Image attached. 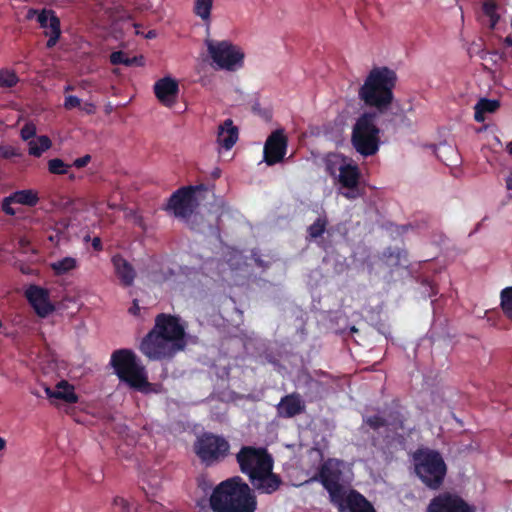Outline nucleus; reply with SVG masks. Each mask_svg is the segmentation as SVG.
<instances>
[{
  "label": "nucleus",
  "instance_id": "1a4fd4ad",
  "mask_svg": "<svg viewBox=\"0 0 512 512\" xmlns=\"http://www.w3.org/2000/svg\"><path fill=\"white\" fill-rule=\"evenodd\" d=\"M230 444L222 436L204 433L194 444V451L206 466L222 461L229 453Z\"/></svg>",
  "mask_w": 512,
  "mask_h": 512
},
{
  "label": "nucleus",
  "instance_id": "79ce46f5",
  "mask_svg": "<svg viewBox=\"0 0 512 512\" xmlns=\"http://www.w3.org/2000/svg\"><path fill=\"white\" fill-rule=\"evenodd\" d=\"M92 247L95 251H102L103 250V245H102V241L99 237H94L93 240H92Z\"/></svg>",
  "mask_w": 512,
  "mask_h": 512
},
{
  "label": "nucleus",
  "instance_id": "2eb2a0df",
  "mask_svg": "<svg viewBox=\"0 0 512 512\" xmlns=\"http://www.w3.org/2000/svg\"><path fill=\"white\" fill-rule=\"evenodd\" d=\"M288 139L283 129L273 131L264 145V161L272 166L281 162L287 152Z\"/></svg>",
  "mask_w": 512,
  "mask_h": 512
},
{
  "label": "nucleus",
  "instance_id": "de8ad7c7",
  "mask_svg": "<svg viewBox=\"0 0 512 512\" xmlns=\"http://www.w3.org/2000/svg\"><path fill=\"white\" fill-rule=\"evenodd\" d=\"M506 188L508 190H512V176L507 177V179H506Z\"/></svg>",
  "mask_w": 512,
  "mask_h": 512
},
{
  "label": "nucleus",
  "instance_id": "72a5a7b5",
  "mask_svg": "<svg viewBox=\"0 0 512 512\" xmlns=\"http://www.w3.org/2000/svg\"><path fill=\"white\" fill-rule=\"evenodd\" d=\"M326 226L327 220L325 218L318 217L307 229L309 236L313 239L321 237L326 230Z\"/></svg>",
  "mask_w": 512,
  "mask_h": 512
},
{
  "label": "nucleus",
  "instance_id": "5701e85b",
  "mask_svg": "<svg viewBox=\"0 0 512 512\" xmlns=\"http://www.w3.org/2000/svg\"><path fill=\"white\" fill-rule=\"evenodd\" d=\"M238 136V128L233 124L232 119H226L218 127L217 143L220 147L230 150L237 142Z\"/></svg>",
  "mask_w": 512,
  "mask_h": 512
},
{
  "label": "nucleus",
  "instance_id": "6e6d98bb",
  "mask_svg": "<svg viewBox=\"0 0 512 512\" xmlns=\"http://www.w3.org/2000/svg\"><path fill=\"white\" fill-rule=\"evenodd\" d=\"M70 90H73V87L71 85H68L65 87V91H70Z\"/></svg>",
  "mask_w": 512,
  "mask_h": 512
},
{
  "label": "nucleus",
  "instance_id": "aec40b11",
  "mask_svg": "<svg viewBox=\"0 0 512 512\" xmlns=\"http://www.w3.org/2000/svg\"><path fill=\"white\" fill-rule=\"evenodd\" d=\"M305 410V404L298 393H291L281 398L277 405V412L280 417L292 418Z\"/></svg>",
  "mask_w": 512,
  "mask_h": 512
},
{
  "label": "nucleus",
  "instance_id": "ea45409f",
  "mask_svg": "<svg viewBox=\"0 0 512 512\" xmlns=\"http://www.w3.org/2000/svg\"><path fill=\"white\" fill-rule=\"evenodd\" d=\"M91 161V156L89 154H86L80 158H77L73 161V166L80 169V168H83L85 166H87L89 164V162Z\"/></svg>",
  "mask_w": 512,
  "mask_h": 512
},
{
  "label": "nucleus",
  "instance_id": "4be33fe9",
  "mask_svg": "<svg viewBox=\"0 0 512 512\" xmlns=\"http://www.w3.org/2000/svg\"><path fill=\"white\" fill-rule=\"evenodd\" d=\"M341 510L347 509L349 512H376L374 506L361 493L351 490L345 497L342 505H338Z\"/></svg>",
  "mask_w": 512,
  "mask_h": 512
},
{
  "label": "nucleus",
  "instance_id": "6ab92c4d",
  "mask_svg": "<svg viewBox=\"0 0 512 512\" xmlns=\"http://www.w3.org/2000/svg\"><path fill=\"white\" fill-rule=\"evenodd\" d=\"M338 170L339 183L342 187L350 190L343 195L348 199L356 198L357 194L354 193V190L357 189L360 180L359 168L352 164H342Z\"/></svg>",
  "mask_w": 512,
  "mask_h": 512
},
{
  "label": "nucleus",
  "instance_id": "4c0bfd02",
  "mask_svg": "<svg viewBox=\"0 0 512 512\" xmlns=\"http://www.w3.org/2000/svg\"><path fill=\"white\" fill-rule=\"evenodd\" d=\"M113 505L115 507H118L120 512H131V505L130 503L124 499L123 497L116 496L113 499Z\"/></svg>",
  "mask_w": 512,
  "mask_h": 512
},
{
  "label": "nucleus",
  "instance_id": "a211bd4d",
  "mask_svg": "<svg viewBox=\"0 0 512 512\" xmlns=\"http://www.w3.org/2000/svg\"><path fill=\"white\" fill-rule=\"evenodd\" d=\"M39 201L37 192L31 189L15 191L7 197H4L1 203L2 211L9 216L16 215V209L13 204H21L29 207L35 206Z\"/></svg>",
  "mask_w": 512,
  "mask_h": 512
},
{
  "label": "nucleus",
  "instance_id": "cd10ccee",
  "mask_svg": "<svg viewBox=\"0 0 512 512\" xmlns=\"http://www.w3.org/2000/svg\"><path fill=\"white\" fill-rule=\"evenodd\" d=\"M54 274L61 276L77 268V260L73 257H64L50 264Z\"/></svg>",
  "mask_w": 512,
  "mask_h": 512
},
{
  "label": "nucleus",
  "instance_id": "f257e3e1",
  "mask_svg": "<svg viewBox=\"0 0 512 512\" xmlns=\"http://www.w3.org/2000/svg\"><path fill=\"white\" fill-rule=\"evenodd\" d=\"M185 327L177 316L161 313L155 325L142 339L140 351L151 360L172 358L186 347Z\"/></svg>",
  "mask_w": 512,
  "mask_h": 512
},
{
  "label": "nucleus",
  "instance_id": "5fc2aeb1",
  "mask_svg": "<svg viewBox=\"0 0 512 512\" xmlns=\"http://www.w3.org/2000/svg\"><path fill=\"white\" fill-rule=\"evenodd\" d=\"M108 207H109L110 209H116V208H118V205H117V204L109 203V204H108Z\"/></svg>",
  "mask_w": 512,
  "mask_h": 512
},
{
  "label": "nucleus",
  "instance_id": "4468645a",
  "mask_svg": "<svg viewBox=\"0 0 512 512\" xmlns=\"http://www.w3.org/2000/svg\"><path fill=\"white\" fill-rule=\"evenodd\" d=\"M274 463L248 476L252 490L259 494H273L282 485L281 477L273 472Z\"/></svg>",
  "mask_w": 512,
  "mask_h": 512
},
{
  "label": "nucleus",
  "instance_id": "9b49d317",
  "mask_svg": "<svg viewBox=\"0 0 512 512\" xmlns=\"http://www.w3.org/2000/svg\"><path fill=\"white\" fill-rule=\"evenodd\" d=\"M240 471L249 476L274 463L272 455L264 447L242 446L236 454Z\"/></svg>",
  "mask_w": 512,
  "mask_h": 512
},
{
  "label": "nucleus",
  "instance_id": "680f3d73",
  "mask_svg": "<svg viewBox=\"0 0 512 512\" xmlns=\"http://www.w3.org/2000/svg\"><path fill=\"white\" fill-rule=\"evenodd\" d=\"M3 326L2 321L0 320V328Z\"/></svg>",
  "mask_w": 512,
  "mask_h": 512
},
{
  "label": "nucleus",
  "instance_id": "8fccbe9b",
  "mask_svg": "<svg viewBox=\"0 0 512 512\" xmlns=\"http://www.w3.org/2000/svg\"><path fill=\"white\" fill-rule=\"evenodd\" d=\"M504 43L509 46V47H512V37L511 36H507L505 39H504Z\"/></svg>",
  "mask_w": 512,
  "mask_h": 512
},
{
  "label": "nucleus",
  "instance_id": "ddd939ff",
  "mask_svg": "<svg viewBox=\"0 0 512 512\" xmlns=\"http://www.w3.org/2000/svg\"><path fill=\"white\" fill-rule=\"evenodd\" d=\"M427 512H476V509L459 494L445 491L430 500Z\"/></svg>",
  "mask_w": 512,
  "mask_h": 512
},
{
  "label": "nucleus",
  "instance_id": "f3484780",
  "mask_svg": "<svg viewBox=\"0 0 512 512\" xmlns=\"http://www.w3.org/2000/svg\"><path fill=\"white\" fill-rule=\"evenodd\" d=\"M153 89L156 98L162 105L174 106L179 94V84L175 79L169 76L163 77L155 82Z\"/></svg>",
  "mask_w": 512,
  "mask_h": 512
},
{
  "label": "nucleus",
  "instance_id": "c9c22d12",
  "mask_svg": "<svg viewBox=\"0 0 512 512\" xmlns=\"http://www.w3.org/2000/svg\"><path fill=\"white\" fill-rule=\"evenodd\" d=\"M364 423L373 430H378L382 427H388L386 418L380 415H371L364 418Z\"/></svg>",
  "mask_w": 512,
  "mask_h": 512
},
{
  "label": "nucleus",
  "instance_id": "473e14b6",
  "mask_svg": "<svg viewBox=\"0 0 512 512\" xmlns=\"http://www.w3.org/2000/svg\"><path fill=\"white\" fill-rule=\"evenodd\" d=\"M483 13L489 17L490 28H494L498 23L500 16L497 13V4L494 1H485L482 5Z\"/></svg>",
  "mask_w": 512,
  "mask_h": 512
},
{
  "label": "nucleus",
  "instance_id": "09e8293b",
  "mask_svg": "<svg viewBox=\"0 0 512 512\" xmlns=\"http://www.w3.org/2000/svg\"><path fill=\"white\" fill-rule=\"evenodd\" d=\"M94 109H95V107H94V105H93V104H87V105H86V107H85V111H86L87 113H93V112H94Z\"/></svg>",
  "mask_w": 512,
  "mask_h": 512
},
{
  "label": "nucleus",
  "instance_id": "13d9d810",
  "mask_svg": "<svg viewBox=\"0 0 512 512\" xmlns=\"http://www.w3.org/2000/svg\"><path fill=\"white\" fill-rule=\"evenodd\" d=\"M219 173H220L219 171L214 172V176H215V177H218V176H219Z\"/></svg>",
  "mask_w": 512,
  "mask_h": 512
},
{
  "label": "nucleus",
  "instance_id": "6e6552de",
  "mask_svg": "<svg viewBox=\"0 0 512 512\" xmlns=\"http://www.w3.org/2000/svg\"><path fill=\"white\" fill-rule=\"evenodd\" d=\"M207 51L213 60L216 68L227 71H236L243 67L244 53L231 43L223 40H206Z\"/></svg>",
  "mask_w": 512,
  "mask_h": 512
},
{
  "label": "nucleus",
  "instance_id": "c03bdc74",
  "mask_svg": "<svg viewBox=\"0 0 512 512\" xmlns=\"http://www.w3.org/2000/svg\"><path fill=\"white\" fill-rule=\"evenodd\" d=\"M253 258L258 267H262V268L266 267V264L264 263V261L259 256H256L255 253H253Z\"/></svg>",
  "mask_w": 512,
  "mask_h": 512
},
{
  "label": "nucleus",
  "instance_id": "423d86ee",
  "mask_svg": "<svg viewBox=\"0 0 512 512\" xmlns=\"http://www.w3.org/2000/svg\"><path fill=\"white\" fill-rule=\"evenodd\" d=\"M111 365L116 375L131 388L143 391L149 386L144 367L137 360L135 353L128 349H119L112 353Z\"/></svg>",
  "mask_w": 512,
  "mask_h": 512
},
{
  "label": "nucleus",
  "instance_id": "4d7b16f0",
  "mask_svg": "<svg viewBox=\"0 0 512 512\" xmlns=\"http://www.w3.org/2000/svg\"><path fill=\"white\" fill-rule=\"evenodd\" d=\"M351 331H352V332H357L358 330H357V328H355V327L353 326V327L351 328Z\"/></svg>",
  "mask_w": 512,
  "mask_h": 512
},
{
  "label": "nucleus",
  "instance_id": "20e7f679",
  "mask_svg": "<svg viewBox=\"0 0 512 512\" xmlns=\"http://www.w3.org/2000/svg\"><path fill=\"white\" fill-rule=\"evenodd\" d=\"M414 472L429 489L438 490L444 483L447 465L437 450L418 448L412 454Z\"/></svg>",
  "mask_w": 512,
  "mask_h": 512
},
{
  "label": "nucleus",
  "instance_id": "0eeeda50",
  "mask_svg": "<svg viewBox=\"0 0 512 512\" xmlns=\"http://www.w3.org/2000/svg\"><path fill=\"white\" fill-rule=\"evenodd\" d=\"M343 468L344 461L328 458L320 464L316 475V479L329 493L331 501L337 505H342L344 501L345 490L341 483Z\"/></svg>",
  "mask_w": 512,
  "mask_h": 512
},
{
  "label": "nucleus",
  "instance_id": "412c9836",
  "mask_svg": "<svg viewBox=\"0 0 512 512\" xmlns=\"http://www.w3.org/2000/svg\"><path fill=\"white\" fill-rule=\"evenodd\" d=\"M111 262L121 285L124 287L132 286L136 278L134 267L121 254H115L111 258Z\"/></svg>",
  "mask_w": 512,
  "mask_h": 512
},
{
  "label": "nucleus",
  "instance_id": "9d476101",
  "mask_svg": "<svg viewBox=\"0 0 512 512\" xmlns=\"http://www.w3.org/2000/svg\"><path fill=\"white\" fill-rule=\"evenodd\" d=\"M196 191L197 187L195 186H184L177 189L169 197L165 210L178 219L188 220L198 205Z\"/></svg>",
  "mask_w": 512,
  "mask_h": 512
},
{
  "label": "nucleus",
  "instance_id": "b1692460",
  "mask_svg": "<svg viewBox=\"0 0 512 512\" xmlns=\"http://www.w3.org/2000/svg\"><path fill=\"white\" fill-rule=\"evenodd\" d=\"M45 393L48 398L60 399L69 404L77 403L79 399L78 395L75 393L74 386L65 380L60 381L55 389L46 387Z\"/></svg>",
  "mask_w": 512,
  "mask_h": 512
},
{
  "label": "nucleus",
  "instance_id": "58836bf2",
  "mask_svg": "<svg viewBox=\"0 0 512 512\" xmlns=\"http://www.w3.org/2000/svg\"><path fill=\"white\" fill-rule=\"evenodd\" d=\"M80 105H81V100L77 96L69 95V96L65 97V101H64L65 109L72 110L74 108L80 107Z\"/></svg>",
  "mask_w": 512,
  "mask_h": 512
},
{
  "label": "nucleus",
  "instance_id": "603ef678",
  "mask_svg": "<svg viewBox=\"0 0 512 512\" xmlns=\"http://www.w3.org/2000/svg\"><path fill=\"white\" fill-rule=\"evenodd\" d=\"M134 27H135V32H136V34H141V33H142V32L140 31L141 25H139V24H135V25H134Z\"/></svg>",
  "mask_w": 512,
  "mask_h": 512
},
{
  "label": "nucleus",
  "instance_id": "052dcab7",
  "mask_svg": "<svg viewBox=\"0 0 512 512\" xmlns=\"http://www.w3.org/2000/svg\"><path fill=\"white\" fill-rule=\"evenodd\" d=\"M74 178H75L74 174H71L70 179H74Z\"/></svg>",
  "mask_w": 512,
  "mask_h": 512
},
{
  "label": "nucleus",
  "instance_id": "864d4df0",
  "mask_svg": "<svg viewBox=\"0 0 512 512\" xmlns=\"http://www.w3.org/2000/svg\"><path fill=\"white\" fill-rule=\"evenodd\" d=\"M507 150L510 155H512V141L507 145Z\"/></svg>",
  "mask_w": 512,
  "mask_h": 512
},
{
  "label": "nucleus",
  "instance_id": "7c9ffc66",
  "mask_svg": "<svg viewBox=\"0 0 512 512\" xmlns=\"http://www.w3.org/2000/svg\"><path fill=\"white\" fill-rule=\"evenodd\" d=\"M385 418L388 427H392L393 429L404 428L405 417L398 406L390 409Z\"/></svg>",
  "mask_w": 512,
  "mask_h": 512
},
{
  "label": "nucleus",
  "instance_id": "e433bc0d",
  "mask_svg": "<svg viewBox=\"0 0 512 512\" xmlns=\"http://www.w3.org/2000/svg\"><path fill=\"white\" fill-rule=\"evenodd\" d=\"M36 135V127L34 124H25L21 129V138L25 141L34 139Z\"/></svg>",
  "mask_w": 512,
  "mask_h": 512
},
{
  "label": "nucleus",
  "instance_id": "c85d7f7f",
  "mask_svg": "<svg viewBox=\"0 0 512 512\" xmlns=\"http://www.w3.org/2000/svg\"><path fill=\"white\" fill-rule=\"evenodd\" d=\"M500 308L504 316L512 321V286L505 287L501 290Z\"/></svg>",
  "mask_w": 512,
  "mask_h": 512
},
{
  "label": "nucleus",
  "instance_id": "c756f323",
  "mask_svg": "<svg viewBox=\"0 0 512 512\" xmlns=\"http://www.w3.org/2000/svg\"><path fill=\"white\" fill-rule=\"evenodd\" d=\"M212 7L213 0H194L193 11L195 15L200 17L204 22H209Z\"/></svg>",
  "mask_w": 512,
  "mask_h": 512
},
{
  "label": "nucleus",
  "instance_id": "bf43d9fd",
  "mask_svg": "<svg viewBox=\"0 0 512 512\" xmlns=\"http://www.w3.org/2000/svg\"><path fill=\"white\" fill-rule=\"evenodd\" d=\"M400 254H401V251H400V250H398V252H397V258H399V257H400Z\"/></svg>",
  "mask_w": 512,
  "mask_h": 512
},
{
  "label": "nucleus",
  "instance_id": "f8f14e48",
  "mask_svg": "<svg viewBox=\"0 0 512 512\" xmlns=\"http://www.w3.org/2000/svg\"><path fill=\"white\" fill-rule=\"evenodd\" d=\"M37 16V22L40 27L44 29V35L48 37L46 42L47 48H53L61 36V23L56 12L52 9L43 8L42 10L29 9L27 19H32Z\"/></svg>",
  "mask_w": 512,
  "mask_h": 512
},
{
  "label": "nucleus",
  "instance_id": "49530a36",
  "mask_svg": "<svg viewBox=\"0 0 512 512\" xmlns=\"http://www.w3.org/2000/svg\"><path fill=\"white\" fill-rule=\"evenodd\" d=\"M326 170L327 172L330 174V175H335V170L334 168L332 167L331 163H327L326 164Z\"/></svg>",
  "mask_w": 512,
  "mask_h": 512
},
{
  "label": "nucleus",
  "instance_id": "2f4dec72",
  "mask_svg": "<svg viewBox=\"0 0 512 512\" xmlns=\"http://www.w3.org/2000/svg\"><path fill=\"white\" fill-rule=\"evenodd\" d=\"M19 82V77L13 70L1 69L0 70V87L12 88Z\"/></svg>",
  "mask_w": 512,
  "mask_h": 512
},
{
  "label": "nucleus",
  "instance_id": "a19ab883",
  "mask_svg": "<svg viewBox=\"0 0 512 512\" xmlns=\"http://www.w3.org/2000/svg\"><path fill=\"white\" fill-rule=\"evenodd\" d=\"M3 157L5 158H12V157H16V156H19V152L17 151L16 148L14 147H8L4 150V152L2 153Z\"/></svg>",
  "mask_w": 512,
  "mask_h": 512
},
{
  "label": "nucleus",
  "instance_id": "f704fd0d",
  "mask_svg": "<svg viewBox=\"0 0 512 512\" xmlns=\"http://www.w3.org/2000/svg\"><path fill=\"white\" fill-rule=\"evenodd\" d=\"M70 165L64 163L60 158H53L48 161V170L51 174L64 175L68 173Z\"/></svg>",
  "mask_w": 512,
  "mask_h": 512
},
{
  "label": "nucleus",
  "instance_id": "37998d69",
  "mask_svg": "<svg viewBox=\"0 0 512 512\" xmlns=\"http://www.w3.org/2000/svg\"><path fill=\"white\" fill-rule=\"evenodd\" d=\"M139 310H140V308H139V306H138L137 301L135 300V301L133 302V306L129 309V312H130L131 314H133V315H138V314H139Z\"/></svg>",
  "mask_w": 512,
  "mask_h": 512
},
{
  "label": "nucleus",
  "instance_id": "f03ea898",
  "mask_svg": "<svg viewBox=\"0 0 512 512\" xmlns=\"http://www.w3.org/2000/svg\"><path fill=\"white\" fill-rule=\"evenodd\" d=\"M209 503L213 512H255L257 509L254 491L240 476L220 482L214 488Z\"/></svg>",
  "mask_w": 512,
  "mask_h": 512
},
{
  "label": "nucleus",
  "instance_id": "39448f33",
  "mask_svg": "<svg viewBox=\"0 0 512 512\" xmlns=\"http://www.w3.org/2000/svg\"><path fill=\"white\" fill-rule=\"evenodd\" d=\"M376 116L375 112H364L352 127L351 144L363 157L374 156L380 148L381 130L375 123Z\"/></svg>",
  "mask_w": 512,
  "mask_h": 512
},
{
  "label": "nucleus",
  "instance_id": "dca6fc26",
  "mask_svg": "<svg viewBox=\"0 0 512 512\" xmlns=\"http://www.w3.org/2000/svg\"><path fill=\"white\" fill-rule=\"evenodd\" d=\"M24 296L41 318L47 317L55 310V306L50 301L49 290L46 288L31 284L26 288Z\"/></svg>",
  "mask_w": 512,
  "mask_h": 512
},
{
  "label": "nucleus",
  "instance_id": "3c124183",
  "mask_svg": "<svg viewBox=\"0 0 512 512\" xmlns=\"http://www.w3.org/2000/svg\"><path fill=\"white\" fill-rule=\"evenodd\" d=\"M5 445L6 441L2 437H0V451L5 448Z\"/></svg>",
  "mask_w": 512,
  "mask_h": 512
},
{
  "label": "nucleus",
  "instance_id": "a878e982",
  "mask_svg": "<svg viewBox=\"0 0 512 512\" xmlns=\"http://www.w3.org/2000/svg\"><path fill=\"white\" fill-rule=\"evenodd\" d=\"M110 62L113 65H125L127 67L142 66L143 56L129 57L123 51H115L110 54Z\"/></svg>",
  "mask_w": 512,
  "mask_h": 512
},
{
  "label": "nucleus",
  "instance_id": "393cba45",
  "mask_svg": "<svg viewBox=\"0 0 512 512\" xmlns=\"http://www.w3.org/2000/svg\"><path fill=\"white\" fill-rule=\"evenodd\" d=\"M499 107V100L481 98L475 105L474 118L477 122H483L486 113H494Z\"/></svg>",
  "mask_w": 512,
  "mask_h": 512
},
{
  "label": "nucleus",
  "instance_id": "7ed1b4c3",
  "mask_svg": "<svg viewBox=\"0 0 512 512\" xmlns=\"http://www.w3.org/2000/svg\"><path fill=\"white\" fill-rule=\"evenodd\" d=\"M398 77L394 70L382 66L374 67L366 76L358 91V97L368 107L383 113L394 100L393 90Z\"/></svg>",
  "mask_w": 512,
  "mask_h": 512
},
{
  "label": "nucleus",
  "instance_id": "a18cd8bd",
  "mask_svg": "<svg viewBox=\"0 0 512 512\" xmlns=\"http://www.w3.org/2000/svg\"><path fill=\"white\" fill-rule=\"evenodd\" d=\"M157 36V33L155 30H150L145 34V38L147 39H153Z\"/></svg>",
  "mask_w": 512,
  "mask_h": 512
},
{
  "label": "nucleus",
  "instance_id": "bb28decb",
  "mask_svg": "<svg viewBox=\"0 0 512 512\" xmlns=\"http://www.w3.org/2000/svg\"><path fill=\"white\" fill-rule=\"evenodd\" d=\"M52 142L46 135L38 136L28 142V152L34 157H40L45 151L50 149Z\"/></svg>",
  "mask_w": 512,
  "mask_h": 512
}]
</instances>
